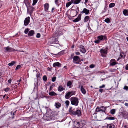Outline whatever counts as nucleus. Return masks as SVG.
<instances>
[{"instance_id":"11","label":"nucleus","mask_w":128,"mask_h":128,"mask_svg":"<svg viewBox=\"0 0 128 128\" xmlns=\"http://www.w3.org/2000/svg\"><path fill=\"white\" fill-rule=\"evenodd\" d=\"M82 0H72V2L75 4H79L81 1Z\"/></svg>"},{"instance_id":"48","label":"nucleus","mask_w":128,"mask_h":128,"mask_svg":"<svg viewBox=\"0 0 128 128\" xmlns=\"http://www.w3.org/2000/svg\"><path fill=\"white\" fill-rule=\"evenodd\" d=\"M124 89L125 90H128V87L127 86H125L124 87Z\"/></svg>"},{"instance_id":"15","label":"nucleus","mask_w":128,"mask_h":128,"mask_svg":"<svg viewBox=\"0 0 128 128\" xmlns=\"http://www.w3.org/2000/svg\"><path fill=\"white\" fill-rule=\"evenodd\" d=\"M70 93V92H68L66 95L65 96V98L66 99H69L70 97L71 96H72L71 95Z\"/></svg>"},{"instance_id":"4","label":"nucleus","mask_w":128,"mask_h":128,"mask_svg":"<svg viewBox=\"0 0 128 128\" xmlns=\"http://www.w3.org/2000/svg\"><path fill=\"white\" fill-rule=\"evenodd\" d=\"M81 14H80L77 18L73 20V22H77L80 21L81 19Z\"/></svg>"},{"instance_id":"25","label":"nucleus","mask_w":128,"mask_h":128,"mask_svg":"<svg viewBox=\"0 0 128 128\" xmlns=\"http://www.w3.org/2000/svg\"><path fill=\"white\" fill-rule=\"evenodd\" d=\"M16 63L15 62L12 61L8 65L10 66H13Z\"/></svg>"},{"instance_id":"63","label":"nucleus","mask_w":128,"mask_h":128,"mask_svg":"<svg viewBox=\"0 0 128 128\" xmlns=\"http://www.w3.org/2000/svg\"><path fill=\"white\" fill-rule=\"evenodd\" d=\"M20 81H21V80H19V82H20Z\"/></svg>"},{"instance_id":"22","label":"nucleus","mask_w":128,"mask_h":128,"mask_svg":"<svg viewBox=\"0 0 128 128\" xmlns=\"http://www.w3.org/2000/svg\"><path fill=\"white\" fill-rule=\"evenodd\" d=\"M49 94L50 96H55L57 95V94L54 92H52L49 93Z\"/></svg>"},{"instance_id":"16","label":"nucleus","mask_w":128,"mask_h":128,"mask_svg":"<svg viewBox=\"0 0 128 128\" xmlns=\"http://www.w3.org/2000/svg\"><path fill=\"white\" fill-rule=\"evenodd\" d=\"M61 64L58 62L54 63L53 64V66L54 67H55L56 66H60Z\"/></svg>"},{"instance_id":"42","label":"nucleus","mask_w":128,"mask_h":128,"mask_svg":"<svg viewBox=\"0 0 128 128\" xmlns=\"http://www.w3.org/2000/svg\"><path fill=\"white\" fill-rule=\"evenodd\" d=\"M24 3L27 5V4H28V0H24Z\"/></svg>"},{"instance_id":"53","label":"nucleus","mask_w":128,"mask_h":128,"mask_svg":"<svg viewBox=\"0 0 128 128\" xmlns=\"http://www.w3.org/2000/svg\"><path fill=\"white\" fill-rule=\"evenodd\" d=\"M99 91L100 92L102 93L103 92V90L102 89H100L99 90Z\"/></svg>"},{"instance_id":"36","label":"nucleus","mask_w":128,"mask_h":128,"mask_svg":"<svg viewBox=\"0 0 128 128\" xmlns=\"http://www.w3.org/2000/svg\"><path fill=\"white\" fill-rule=\"evenodd\" d=\"M72 84V83L71 82H69L67 83V86H70Z\"/></svg>"},{"instance_id":"41","label":"nucleus","mask_w":128,"mask_h":128,"mask_svg":"<svg viewBox=\"0 0 128 128\" xmlns=\"http://www.w3.org/2000/svg\"><path fill=\"white\" fill-rule=\"evenodd\" d=\"M36 37L37 38H39L40 37V34L39 33H38L36 35Z\"/></svg>"},{"instance_id":"8","label":"nucleus","mask_w":128,"mask_h":128,"mask_svg":"<svg viewBox=\"0 0 128 128\" xmlns=\"http://www.w3.org/2000/svg\"><path fill=\"white\" fill-rule=\"evenodd\" d=\"M104 106H102L100 107H97L96 109V111L97 112H103L104 110Z\"/></svg>"},{"instance_id":"30","label":"nucleus","mask_w":128,"mask_h":128,"mask_svg":"<svg viewBox=\"0 0 128 128\" xmlns=\"http://www.w3.org/2000/svg\"><path fill=\"white\" fill-rule=\"evenodd\" d=\"M29 29L28 28H26L25 29V31H24V33L26 34H27L28 33L29 31Z\"/></svg>"},{"instance_id":"31","label":"nucleus","mask_w":128,"mask_h":128,"mask_svg":"<svg viewBox=\"0 0 128 128\" xmlns=\"http://www.w3.org/2000/svg\"><path fill=\"white\" fill-rule=\"evenodd\" d=\"M38 0H33V6L37 2Z\"/></svg>"},{"instance_id":"43","label":"nucleus","mask_w":128,"mask_h":128,"mask_svg":"<svg viewBox=\"0 0 128 128\" xmlns=\"http://www.w3.org/2000/svg\"><path fill=\"white\" fill-rule=\"evenodd\" d=\"M74 123L75 124H77L78 125V126H79V122H74Z\"/></svg>"},{"instance_id":"13","label":"nucleus","mask_w":128,"mask_h":128,"mask_svg":"<svg viewBox=\"0 0 128 128\" xmlns=\"http://www.w3.org/2000/svg\"><path fill=\"white\" fill-rule=\"evenodd\" d=\"M98 38L99 39L100 41H102L105 39L106 37L104 36H98Z\"/></svg>"},{"instance_id":"45","label":"nucleus","mask_w":128,"mask_h":128,"mask_svg":"<svg viewBox=\"0 0 128 128\" xmlns=\"http://www.w3.org/2000/svg\"><path fill=\"white\" fill-rule=\"evenodd\" d=\"M100 41L99 39V40H97L95 41V42L96 43H99L100 42Z\"/></svg>"},{"instance_id":"61","label":"nucleus","mask_w":128,"mask_h":128,"mask_svg":"<svg viewBox=\"0 0 128 128\" xmlns=\"http://www.w3.org/2000/svg\"><path fill=\"white\" fill-rule=\"evenodd\" d=\"M50 90H51V87H50Z\"/></svg>"},{"instance_id":"19","label":"nucleus","mask_w":128,"mask_h":128,"mask_svg":"<svg viewBox=\"0 0 128 128\" xmlns=\"http://www.w3.org/2000/svg\"><path fill=\"white\" fill-rule=\"evenodd\" d=\"M123 14L124 16H128V10H125L123 12Z\"/></svg>"},{"instance_id":"34","label":"nucleus","mask_w":128,"mask_h":128,"mask_svg":"<svg viewBox=\"0 0 128 128\" xmlns=\"http://www.w3.org/2000/svg\"><path fill=\"white\" fill-rule=\"evenodd\" d=\"M114 126L113 125H108V128H114Z\"/></svg>"},{"instance_id":"21","label":"nucleus","mask_w":128,"mask_h":128,"mask_svg":"<svg viewBox=\"0 0 128 128\" xmlns=\"http://www.w3.org/2000/svg\"><path fill=\"white\" fill-rule=\"evenodd\" d=\"M64 90V88L62 86H60L58 88V90L60 92H62Z\"/></svg>"},{"instance_id":"5","label":"nucleus","mask_w":128,"mask_h":128,"mask_svg":"<svg viewBox=\"0 0 128 128\" xmlns=\"http://www.w3.org/2000/svg\"><path fill=\"white\" fill-rule=\"evenodd\" d=\"M117 64V62L114 59H112L110 61V64L112 66H114Z\"/></svg>"},{"instance_id":"64","label":"nucleus","mask_w":128,"mask_h":128,"mask_svg":"<svg viewBox=\"0 0 128 128\" xmlns=\"http://www.w3.org/2000/svg\"><path fill=\"white\" fill-rule=\"evenodd\" d=\"M91 88H92V86H91Z\"/></svg>"},{"instance_id":"52","label":"nucleus","mask_w":128,"mask_h":128,"mask_svg":"<svg viewBox=\"0 0 128 128\" xmlns=\"http://www.w3.org/2000/svg\"><path fill=\"white\" fill-rule=\"evenodd\" d=\"M125 105L126 106H128V103H125Z\"/></svg>"},{"instance_id":"35","label":"nucleus","mask_w":128,"mask_h":128,"mask_svg":"<svg viewBox=\"0 0 128 128\" xmlns=\"http://www.w3.org/2000/svg\"><path fill=\"white\" fill-rule=\"evenodd\" d=\"M108 119L110 120H114L115 119L114 118L112 117L108 118Z\"/></svg>"},{"instance_id":"23","label":"nucleus","mask_w":128,"mask_h":128,"mask_svg":"<svg viewBox=\"0 0 128 128\" xmlns=\"http://www.w3.org/2000/svg\"><path fill=\"white\" fill-rule=\"evenodd\" d=\"M72 3H72V1L69 2H68V3L66 5V6L67 8H68L69 7Z\"/></svg>"},{"instance_id":"1","label":"nucleus","mask_w":128,"mask_h":128,"mask_svg":"<svg viewBox=\"0 0 128 128\" xmlns=\"http://www.w3.org/2000/svg\"><path fill=\"white\" fill-rule=\"evenodd\" d=\"M70 100L71 101V104L76 106H78V98H72Z\"/></svg>"},{"instance_id":"17","label":"nucleus","mask_w":128,"mask_h":128,"mask_svg":"<svg viewBox=\"0 0 128 128\" xmlns=\"http://www.w3.org/2000/svg\"><path fill=\"white\" fill-rule=\"evenodd\" d=\"M90 18L89 16H86L84 18V22H88L90 20Z\"/></svg>"},{"instance_id":"55","label":"nucleus","mask_w":128,"mask_h":128,"mask_svg":"<svg viewBox=\"0 0 128 128\" xmlns=\"http://www.w3.org/2000/svg\"><path fill=\"white\" fill-rule=\"evenodd\" d=\"M54 9V8H52V12H53V10Z\"/></svg>"},{"instance_id":"26","label":"nucleus","mask_w":128,"mask_h":128,"mask_svg":"<svg viewBox=\"0 0 128 128\" xmlns=\"http://www.w3.org/2000/svg\"><path fill=\"white\" fill-rule=\"evenodd\" d=\"M4 49L6 51L9 52V51H10L11 50H12V48H10L8 47L5 48H4Z\"/></svg>"},{"instance_id":"39","label":"nucleus","mask_w":128,"mask_h":128,"mask_svg":"<svg viewBox=\"0 0 128 128\" xmlns=\"http://www.w3.org/2000/svg\"><path fill=\"white\" fill-rule=\"evenodd\" d=\"M21 66L18 65V66H16V70H18V69H20V68H21Z\"/></svg>"},{"instance_id":"2","label":"nucleus","mask_w":128,"mask_h":128,"mask_svg":"<svg viewBox=\"0 0 128 128\" xmlns=\"http://www.w3.org/2000/svg\"><path fill=\"white\" fill-rule=\"evenodd\" d=\"M100 52L101 54V56L103 57H106L107 54V51L106 49H102Z\"/></svg>"},{"instance_id":"44","label":"nucleus","mask_w":128,"mask_h":128,"mask_svg":"<svg viewBox=\"0 0 128 128\" xmlns=\"http://www.w3.org/2000/svg\"><path fill=\"white\" fill-rule=\"evenodd\" d=\"M75 54L77 55H79L80 54V53L78 52H75Z\"/></svg>"},{"instance_id":"51","label":"nucleus","mask_w":128,"mask_h":128,"mask_svg":"<svg viewBox=\"0 0 128 128\" xmlns=\"http://www.w3.org/2000/svg\"><path fill=\"white\" fill-rule=\"evenodd\" d=\"M58 2V0H56L55 1V3L56 4H57Z\"/></svg>"},{"instance_id":"50","label":"nucleus","mask_w":128,"mask_h":128,"mask_svg":"<svg viewBox=\"0 0 128 128\" xmlns=\"http://www.w3.org/2000/svg\"><path fill=\"white\" fill-rule=\"evenodd\" d=\"M126 69L127 70H128V64L126 65Z\"/></svg>"},{"instance_id":"46","label":"nucleus","mask_w":128,"mask_h":128,"mask_svg":"<svg viewBox=\"0 0 128 128\" xmlns=\"http://www.w3.org/2000/svg\"><path fill=\"white\" fill-rule=\"evenodd\" d=\"M10 89L9 88H6L5 89V91L6 92H7Z\"/></svg>"},{"instance_id":"59","label":"nucleus","mask_w":128,"mask_h":128,"mask_svg":"<svg viewBox=\"0 0 128 128\" xmlns=\"http://www.w3.org/2000/svg\"><path fill=\"white\" fill-rule=\"evenodd\" d=\"M2 75L1 73L0 72V76H1Z\"/></svg>"},{"instance_id":"47","label":"nucleus","mask_w":128,"mask_h":128,"mask_svg":"<svg viewBox=\"0 0 128 128\" xmlns=\"http://www.w3.org/2000/svg\"><path fill=\"white\" fill-rule=\"evenodd\" d=\"M105 86L104 85H102V86L100 87V88H104Z\"/></svg>"},{"instance_id":"54","label":"nucleus","mask_w":128,"mask_h":128,"mask_svg":"<svg viewBox=\"0 0 128 128\" xmlns=\"http://www.w3.org/2000/svg\"><path fill=\"white\" fill-rule=\"evenodd\" d=\"M74 45H73L72 46V48H74Z\"/></svg>"},{"instance_id":"58","label":"nucleus","mask_w":128,"mask_h":128,"mask_svg":"<svg viewBox=\"0 0 128 128\" xmlns=\"http://www.w3.org/2000/svg\"><path fill=\"white\" fill-rule=\"evenodd\" d=\"M16 112H14V113L13 114V115H14V113H15Z\"/></svg>"},{"instance_id":"56","label":"nucleus","mask_w":128,"mask_h":128,"mask_svg":"<svg viewBox=\"0 0 128 128\" xmlns=\"http://www.w3.org/2000/svg\"><path fill=\"white\" fill-rule=\"evenodd\" d=\"M88 0H85V2L87 3L88 2Z\"/></svg>"},{"instance_id":"7","label":"nucleus","mask_w":128,"mask_h":128,"mask_svg":"<svg viewBox=\"0 0 128 128\" xmlns=\"http://www.w3.org/2000/svg\"><path fill=\"white\" fill-rule=\"evenodd\" d=\"M73 115H77L78 116H80L81 115V112L79 110H78L76 112H73Z\"/></svg>"},{"instance_id":"6","label":"nucleus","mask_w":128,"mask_h":128,"mask_svg":"<svg viewBox=\"0 0 128 128\" xmlns=\"http://www.w3.org/2000/svg\"><path fill=\"white\" fill-rule=\"evenodd\" d=\"M80 12L82 14L85 13L86 15H88L90 12V10L86 8H84L83 10Z\"/></svg>"},{"instance_id":"57","label":"nucleus","mask_w":128,"mask_h":128,"mask_svg":"<svg viewBox=\"0 0 128 128\" xmlns=\"http://www.w3.org/2000/svg\"><path fill=\"white\" fill-rule=\"evenodd\" d=\"M6 96V95H4L3 96V98H5Z\"/></svg>"},{"instance_id":"32","label":"nucleus","mask_w":128,"mask_h":128,"mask_svg":"<svg viewBox=\"0 0 128 128\" xmlns=\"http://www.w3.org/2000/svg\"><path fill=\"white\" fill-rule=\"evenodd\" d=\"M104 21L107 23H109L110 22V20L109 18H108L106 19Z\"/></svg>"},{"instance_id":"37","label":"nucleus","mask_w":128,"mask_h":128,"mask_svg":"<svg viewBox=\"0 0 128 128\" xmlns=\"http://www.w3.org/2000/svg\"><path fill=\"white\" fill-rule=\"evenodd\" d=\"M95 67V65L94 64H92L90 66V68H94Z\"/></svg>"},{"instance_id":"14","label":"nucleus","mask_w":128,"mask_h":128,"mask_svg":"<svg viewBox=\"0 0 128 128\" xmlns=\"http://www.w3.org/2000/svg\"><path fill=\"white\" fill-rule=\"evenodd\" d=\"M34 34V31L32 30L30 31L28 34V35L29 36H33Z\"/></svg>"},{"instance_id":"40","label":"nucleus","mask_w":128,"mask_h":128,"mask_svg":"<svg viewBox=\"0 0 128 128\" xmlns=\"http://www.w3.org/2000/svg\"><path fill=\"white\" fill-rule=\"evenodd\" d=\"M56 77H54L52 78V81L53 82H54L56 81Z\"/></svg>"},{"instance_id":"62","label":"nucleus","mask_w":128,"mask_h":128,"mask_svg":"<svg viewBox=\"0 0 128 128\" xmlns=\"http://www.w3.org/2000/svg\"><path fill=\"white\" fill-rule=\"evenodd\" d=\"M20 52H24V51H20Z\"/></svg>"},{"instance_id":"24","label":"nucleus","mask_w":128,"mask_h":128,"mask_svg":"<svg viewBox=\"0 0 128 128\" xmlns=\"http://www.w3.org/2000/svg\"><path fill=\"white\" fill-rule=\"evenodd\" d=\"M116 112V110L114 109H113L111 110L110 111V113L112 114H114Z\"/></svg>"},{"instance_id":"29","label":"nucleus","mask_w":128,"mask_h":128,"mask_svg":"<svg viewBox=\"0 0 128 128\" xmlns=\"http://www.w3.org/2000/svg\"><path fill=\"white\" fill-rule=\"evenodd\" d=\"M65 103L66 104V106L67 108H68L70 103L69 101L68 100H66V101Z\"/></svg>"},{"instance_id":"3","label":"nucleus","mask_w":128,"mask_h":128,"mask_svg":"<svg viewBox=\"0 0 128 128\" xmlns=\"http://www.w3.org/2000/svg\"><path fill=\"white\" fill-rule=\"evenodd\" d=\"M30 18L28 17L26 18L24 22V25L26 26H27L30 22Z\"/></svg>"},{"instance_id":"33","label":"nucleus","mask_w":128,"mask_h":128,"mask_svg":"<svg viewBox=\"0 0 128 128\" xmlns=\"http://www.w3.org/2000/svg\"><path fill=\"white\" fill-rule=\"evenodd\" d=\"M43 79L44 81H46L47 80V78L46 76H44Z\"/></svg>"},{"instance_id":"27","label":"nucleus","mask_w":128,"mask_h":128,"mask_svg":"<svg viewBox=\"0 0 128 128\" xmlns=\"http://www.w3.org/2000/svg\"><path fill=\"white\" fill-rule=\"evenodd\" d=\"M69 112L71 114H73V112H74V111H73L72 110V107H71L69 110Z\"/></svg>"},{"instance_id":"38","label":"nucleus","mask_w":128,"mask_h":128,"mask_svg":"<svg viewBox=\"0 0 128 128\" xmlns=\"http://www.w3.org/2000/svg\"><path fill=\"white\" fill-rule=\"evenodd\" d=\"M70 93L71 95V96H72V95H74L75 94V92H74L73 91H71V92H70Z\"/></svg>"},{"instance_id":"18","label":"nucleus","mask_w":128,"mask_h":128,"mask_svg":"<svg viewBox=\"0 0 128 128\" xmlns=\"http://www.w3.org/2000/svg\"><path fill=\"white\" fill-rule=\"evenodd\" d=\"M81 90L82 92L84 94H85L86 93L85 90L83 86H82L81 87Z\"/></svg>"},{"instance_id":"49","label":"nucleus","mask_w":128,"mask_h":128,"mask_svg":"<svg viewBox=\"0 0 128 128\" xmlns=\"http://www.w3.org/2000/svg\"><path fill=\"white\" fill-rule=\"evenodd\" d=\"M12 81V80L11 79H10L8 81V82L10 84L11 82Z\"/></svg>"},{"instance_id":"20","label":"nucleus","mask_w":128,"mask_h":128,"mask_svg":"<svg viewBox=\"0 0 128 128\" xmlns=\"http://www.w3.org/2000/svg\"><path fill=\"white\" fill-rule=\"evenodd\" d=\"M55 106L56 108H58L60 107L61 104L60 103L58 102L55 104Z\"/></svg>"},{"instance_id":"10","label":"nucleus","mask_w":128,"mask_h":128,"mask_svg":"<svg viewBox=\"0 0 128 128\" xmlns=\"http://www.w3.org/2000/svg\"><path fill=\"white\" fill-rule=\"evenodd\" d=\"M80 51L81 52L84 54L86 52V50L85 49L84 46H81L80 47Z\"/></svg>"},{"instance_id":"9","label":"nucleus","mask_w":128,"mask_h":128,"mask_svg":"<svg viewBox=\"0 0 128 128\" xmlns=\"http://www.w3.org/2000/svg\"><path fill=\"white\" fill-rule=\"evenodd\" d=\"M73 60L74 62L76 64H77V63L75 62H76L77 61H80V58L78 56H75L73 58Z\"/></svg>"},{"instance_id":"28","label":"nucleus","mask_w":128,"mask_h":128,"mask_svg":"<svg viewBox=\"0 0 128 128\" xmlns=\"http://www.w3.org/2000/svg\"><path fill=\"white\" fill-rule=\"evenodd\" d=\"M115 4L114 3H112L110 4L109 6L110 8H112L114 7L115 6Z\"/></svg>"},{"instance_id":"60","label":"nucleus","mask_w":128,"mask_h":128,"mask_svg":"<svg viewBox=\"0 0 128 128\" xmlns=\"http://www.w3.org/2000/svg\"><path fill=\"white\" fill-rule=\"evenodd\" d=\"M8 96H7V98H7V99H8Z\"/></svg>"},{"instance_id":"12","label":"nucleus","mask_w":128,"mask_h":128,"mask_svg":"<svg viewBox=\"0 0 128 128\" xmlns=\"http://www.w3.org/2000/svg\"><path fill=\"white\" fill-rule=\"evenodd\" d=\"M44 10L48 12L49 6L48 4L46 3L44 5Z\"/></svg>"}]
</instances>
